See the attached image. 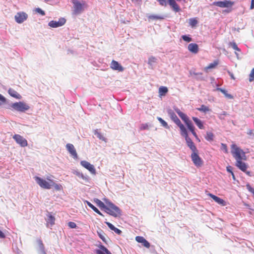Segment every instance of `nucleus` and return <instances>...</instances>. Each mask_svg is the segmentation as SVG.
<instances>
[{"instance_id":"nucleus-1","label":"nucleus","mask_w":254,"mask_h":254,"mask_svg":"<svg viewBox=\"0 0 254 254\" xmlns=\"http://www.w3.org/2000/svg\"><path fill=\"white\" fill-rule=\"evenodd\" d=\"M174 110L182 120L185 122L188 129L191 132L193 135L196 139H198V137L194 131V127L187 115L181 112L178 108H174Z\"/></svg>"},{"instance_id":"nucleus-2","label":"nucleus","mask_w":254,"mask_h":254,"mask_svg":"<svg viewBox=\"0 0 254 254\" xmlns=\"http://www.w3.org/2000/svg\"><path fill=\"white\" fill-rule=\"evenodd\" d=\"M105 211L115 217H118L121 215L120 209L112 202L107 204V207H106Z\"/></svg>"},{"instance_id":"nucleus-3","label":"nucleus","mask_w":254,"mask_h":254,"mask_svg":"<svg viewBox=\"0 0 254 254\" xmlns=\"http://www.w3.org/2000/svg\"><path fill=\"white\" fill-rule=\"evenodd\" d=\"M231 149L232 154L236 161L239 160H246L245 152L236 144H232L231 145Z\"/></svg>"},{"instance_id":"nucleus-4","label":"nucleus","mask_w":254,"mask_h":254,"mask_svg":"<svg viewBox=\"0 0 254 254\" xmlns=\"http://www.w3.org/2000/svg\"><path fill=\"white\" fill-rule=\"evenodd\" d=\"M34 179L41 188L47 190L51 189L53 180L50 179V177H47V181L37 176L35 177Z\"/></svg>"},{"instance_id":"nucleus-5","label":"nucleus","mask_w":254,"mask_h":254,"mask_svg":"<svg viewBox=\"0 0 254 254\" xmlns=\"http://www.w3.org/2000/svg\"><path fill=\"white\" fill-rule=\"evenodd\" d=\"M11 107L13 110L20 112H24L28 110L30 108L27 104L22 102L13 103L11 105Z\"/></svg>"},{"instance_id":"nucleus-6","label":"nucleus","mask_w":254,"mask_h":254,"mask_svg":"<svg viewBox=\"0 0 254 254\" xmlns=\"http://www.w3.org/2000/svg\"><path fill=\"white\" fill-rule=\"evenodd\" d=\"M74 5V11L76 14L81 13L84 9V7H87L88 5L85 1H82L81 2L77 0H72Z\"/></svg>"},{"instance_id":"nucleus-7","label":"nucleus","mask_w":254,"mask_h":254,"mask_svg":"<svg viewBox=\"0 0 254 254\" xmlns=\"http://www.w3.org/2000/svg\"><path fill=\"white\" fill-rule=\"evenodd\" d=\"M191 158L192 161L195 166L200 167L203 165V160L198 155V150L196 151H193L191 154Z\"/></svg>"},{"instance_id":"nucleus-8","label":"nucleus","mask_w":254,"mask_h":254,"mask_svg":"<svg viewBox=\"0 0 254 254\" xmlns=\"http://www.w3.org/2000/svg\"><path fill=\"white\" fill-rule=\"evenodd\" d=\"M234 4V1L228 0H224L223 1H215L213 4L222 8H229L231 7Z\"/></svg>"},{"instance_id":"nucleus-9","label":"nucleus","mask_w":254,"mask_h":254,"mask_svg":"<svg viewBox=\"0 0 254 254\" xmlns=\"http://www.w3.org/2000/svg\"><path fill=\"white\" fill-rule=\"evenodd\" d=\"M181 135L185 137L187 145L191 150L192 152L196 151L197 150L194 143L191 140V139L189 137L187 131L183 133L182 134H181Z\"/></svg>"},{"instance_id":"nucleus-10","label":"nucleus","mask_w":254,"mask_h":254,"mask_svg":"<svg viewBox=\"0 0 254 254\" xmlns=\"http://www.w3.org/2000/svg\"><path fill=\"white\" fill-rule=\"evenodd\" d=\"M28 18V15L24 12H17L14 16L15 21L18 23H22Z\"/></svg>"},{"instance_id":"nucleus-11","label":"nucleus","mask_w":254,"mask_h":254,"mask_svg":"<svg viewBox=\"0 0 254 254\" xmlns=\"http://www.w3.org/2000/svg\"><path fill=\"white\" fill-rule=\"evenodd\" d=\"M66 22V20L64 18H61L58 21L52 20L49 22L48 25L52 28H57L64 25Z\"/></svg>"},{"instance_id":"nucleus-12","label":"nucleus","mask_w":254,"mask_h":254,"mask_svg":"<svg viewBox=\"0 0 254 254\" xmlns=\"http://www.w3.org/2000/svg\"><path fill=\"white\" fill-rule=\"evenodd\" d=\"M13 138L15 140L17 143L19 144L22 147H25L28 145L26 139L19 134L14 135Z\"/></svg>"},{"instance_id":"nucleus-13","label":"nucleus","mask_w":254,"mask_h":254,"mask_svg":"<svg viewBox=\"0 0 254 254\" xmlns=\"http://www.w3.org/2000/svg\"><path fill=\"white\" fill-rule=\"evenodd\" d=\"M80 164L84 168L88 170L92 174H96V169L94 166L86 161H81Z\"/></svg>"},{"instance_id":"nucleus-14","label":"nucleus","mask_w":254,"mask_h":254,"mask_svg":"<svg viewBox=\"0 0 254 254\" xmlns=\"http://www.w3.org/2000/svg\"><path fill=\"white\" fill-rule=\"evenodd\" d=\"M66 149L67 150V151H68V152L71 155V156H72V157L74 159H77L78 155H77L76 151L74 146L73 145V144H70V143H67L66 145Z\"/></svg>"},{"instance_id":"nucleus-15","label":"nucleus","mask_w":254,"mask_h":254,"mask_svg":"<svg viewBox=\"0 0 254 254\" xmlns=\"http://www.w3.org/2000/svg\"><path fill=\"white\" fill-rule=\"evenodd\" d=\"M110 67L112 69L119 71H123L124 69V67L118 62L115 60L112 61Z\"/></svg>"},{"instance_id":"nucleus-16","label":"nucleus","mask_w":254,"mask_h":254,"mask_svg":"<svg viewBox=\"0 0 254 254\" xmlns=\"http://www.w3.org/2000/svg\"><path fill=\"white\" fill-rule=\"evenodd\" d=\"M135 239L138 243H141L144 247L147 249L150 248V243L144 237L142 236H136Z\"/></svg>"},{"instance_id":"nucleus-17","label":"nucleus","mask_w":254,"mask_h":254,"mask_svg":"<svg viewBox=\"0 0 254 254\" xmlns=\"http://www.w3.org/2000/svg\"><path fill=\"white\" fill-rule=\"evenodd\" d=\"M208 195L212 198L216 202H217L218 204L221 205V206H225L226 205L227 203L226 201L223 200V199L211 193H209Z\"/></svg>"},{"instance_id":"nucleus-18","label":"nucleus","mask_w":254,"mask_h":254,"mask_svg":"<svg viewBox=\"0 0 254 254\" xmlns=\"http://www.w3.org/2000/svg\"><path fill=\"white\" fill-rule=\"evenodd\" d=\"M188 49L190 53L194 54H197L199 51L198 46L195 43L189 44Z\"/></svg>"},{"instance_id":"nucleus-19","label":"nucleus","mask_w":254,"mask_h":254,"mask_svg":"<svg viewBox=\"0 0 254 254\" xmlns=\"http://www.w3.org/2000/svg\"><path fill=\"white\" fill-rule=\"evenodd\" d=\"M242 160H239L236 161V166L243 172H246L248 166L245 162H242Z\"/></svg>"},{"instance_id":"nucleus-20","label":"nucleus","mask_w":254,"mask_h":254,"mask_svg":"<svg viewBox=\"0 0 254 254\" xmlns=\"http://www.w3.org/2000/svg\"><path fill=\"white\" fill-rule=\"evenodd\" d=\"M99 250H96L97 254H112L104 246L100 245L98 246Z\"/></svg>"},{"instance_id":"nucleus-21","label":"nucleus","mask_w":254,"mask_h":254,"mask_svg":"<svg viewBox=\"0 0 254 254\" xmlns=\"http://www.w3.org/2000/svg\"><path fill=\"white\" fill-rule=\"evenodd\" d=\"M174 122L179 127L181 134H182L183 133L187 131V129L186 128L184 125L181 123V121L179 118L176 120Z\"/></svg>"},{"instance_id":"nucleus-22","label":"nucleus","mask_w":254,"mask_h":254,"mask_svg":"<svg viewBox=\"0 0 254 254\" xmlns=\"http://www.w3.org/2000/svg\"><path fill=\"white\" fill-rule=\"evenodd\" d=\"M169 5L175 12L180 11V8L175 0H168Z\"/></svg>"},{"instance_id":"nucleus-23","label":"nucleus","mask_w":254,"mask_h":254,"mask_svg":"<svg viewBox=\"0 0 254 254\" xmlns=\"http://www.w3.org/2000/svg\"><path fill=\"white\" fill-rule=\"evenodd\" d=\"M8 92L11 96L16 99H20L21 98V96L19 93H18L15 90L12 88L9 89Z\"/></svg>"},{"instance_id":"nucleus-24","label":"nucleus","mask_w":254,"mask_h":254,"mask_svg":"<svg viewBox=\"0 0 254 254\" xmlns=\"http://www.w3.org/2000/svg\"><path fill=\"white\" fill-rule=\"evenodd\" d=\"M106 225L109 227V228L114 231L117 234L120 235L122 233V231L117 228L115 227L113 224L109 222H105Z\"/></svg>"},{"instance_id":"nucleus-25","label":"nucleus","mask_w":254,"mask_h":254,"mask_svg":"<svg viewBox=\"0 0 254 254\" xmlns=\"http://www.w3.org/2000/svg\"><path fill=\"white\" fill-rule=\"evenodd\" d=\"M147 18L149 21L157 20H162L164 19V17L161 15H149L147 16Z\"/></svg>"},{"instance_id":"nucleus-26","label":"nucleus","mask_w":254,"mask_h":254,"mask_svg":"<svg viewBox=\"0 0 254 254\" xmlns=\"http://www.w3.org/2000/svg\"><path fill=\"white\" fill-rule=\"evenodd\" d=\"M74 174L79 178L84 180L85 182L88 181L89 177L88 176L84 175L82 173L76 171Z\"/></svg>"},{"instance_id":"nucleus-27","label":"nucleus","mask_w":254,"mask_h":254,"mask_svg":"<svg viewBox=\"0 0 254 254\" xmlns=\"http://www.w3.org/2000/svg\"><path fill=\"white\" fill-rule=\"evenodd\" d=\"M193 121L194 122L195 124L197 125V126L200 128V129H203L204 128V126L202 122L200 120L198 119L196 117H193L192 118Z\"/></svg>"},{"instance_id":"nucleus-28","label":"nucleus","mask_w":254,"mask_h":254,"mask_svg":"<svg viewBox=\"0 0 254 254\" xmlns=\"http://www.w3.org/2000/svg\"><path fill=\"white\" fill-rule=\"evenodd\" d=\"M168 92L167 87L165 86H161L159 88V94L160 96H165Z\"/></svg>"},{"instance_id":"nucleus-29","label":"nucleus","mask_w":254,"mask_h":254,"mask_svg":"<svg viewBox=\"0 0 254 254\" xmlns=\"http://www.w3.org/2000/svg\"><path fill=\"white\" fill-rule=\"evenodd\" d=\"M94 201L101 208H104L105 210L106 207H107V205H106L101 200L98 198L94 199Z\"/></svg>"},{"instance_id":"nucleus-30","label":"nucleus","mask_w":254,"mask_h":254,"mask_svg":"<svg viewBox=\"0 0 254 254\" xmlns=\"http://www.w3.org/2000/svg\"><path fill=\"white\" fill-rule=\"evenodd\" d=\"M217 90L221 92L226 98L230 99L233 98V96L232 95L228 93L227 91L226 90L220 88H217Z\"/></svg>"},{"instance_id":"nucleus-31","label":"nucleus","mask_w":254,"mask_h":254,"mask_svg":"<svg viewBox=\"0 0 254 254\" xmlns=\"http://www.w3.org/2000/svg\"><path fill=\"white\" fill-rule=\"evenodd\" d=\"M218 64V62L217 61H215L213 63L210 64L207 66L204 67V70L207 72L208 69L215 68Z\"/></svg>"},{"instance_id":"nucleus-32","label":"nucleus","mask_w":254,"mask_h":254,"mask_svg":"<svg viewBox=\"0 0 254 254\" xmlns=\"http://www.w3.org/2000/svg\"><path fill=\"white\" fill-rule=\"evenodd\" d=\"M168 113L171 120L173 122H174L176 120H177L178 118L177 115L175 114V113L172 110H168Z\"/></svg>"},{"instance_id":"nucleus-33","label":"nucleus","mask_w":254,"mask_h":254,"mask_svg":"<svg viewBox=\"0 0 254 254\" xmlns=\"http://www.w3.org/2000/svg\"><path fill=\"white\" fill-rule=\"evenodd\" d=\"M197 110L199 111L202 112L204 113H206L210 110L209 107L204 105H202L200 108H197Z\"/></svg>"},{"instance_id":"nucleus-34","label":"nucleus","mask_w":254,"mask_h":254,"mask_svg":"<svg viewBox=\"0 0 254 254\" xmlns=\"http://www.w3.org/2000/svg\"><path fill=\"white\" fill-rule=\"evenodd\" d=\"M52 187H54L57 190H60L63 188L62 186L61 185L55 183L54 180H53L52 183L51 184V188Z\"/></svg>"},{"instance_id":"nucleus-35","label":"nucleus","mask_w":254,"mask_h":254,"mask_svg":"<svg viewBox=\"0 0 254 254\" xmlns=\"http://www.w3.org/2000/svg\"><path fill=\"white\" fill-rule=\"evenodd\" d=\"M55 218L52 215H49L48 217L47 223H50L51 225L55 224Z\"/></svg>"},{"instance_id":"nucleus-36","label":"nucleus","mask_w":254,"mask_h":254,"mask_svg":"<svg viewBox=\"0 0 254 254\" xmlns=\"http://www.w3.org/2000/svg\"><path fill=\"white\" fill-rule=\"evenodd\" d=\"M205 139L208 141H212L214 138V134L211 132H207Z\"/></svg>"},{"instance_id":"nucleus-37","label":"nucleus","mask_w":254,"mask_h":254,"mask_svg":"<svg viewBox=\"0 0 254 254\" xmlns=\"http://www.w3.org/2000/svg\"><path fill=\"white\" fill-rule=\"evenodd\" d=\"M198 21L195 18H190L189 19V23L191 27H194L197 24Z\"/></svg>"},{"instance_id":"nucleus-38","label":"nucleus","mask_w":254,"mask_h":254,"mask_svg":"<svg viewBox=\"0 0 254 254\" xmlns=\"http://www.w3.org/2000/svg\"><path fill=\"white\" fill-rule=\"evenodd\" d=\"M157 120L159 121V122L161 124V125L165 127L166 128H169V127L168 125L167 122H166L164 120H163L160 117H157Z\"/></svg>"},{"instance_id":"nucleus-39","label":"nucleus","mask_w":254,"mask_h":254,"mask_svg":"<svg viewBox=\"0 0 254 254\" xmlns=\"http://www.w3.org/2000/svg\"><path fill=\"white\" fill-rule=\"evenodd\" d=\"M220 149L225 153L227 154L228 153V149L227 145L226 144L222 143L221 144Z\"/></svg>"},{"instance_id":"nucleus-40","label":"nucleus","mask_w":254,"mask_h":254,"mask_svg":"<svg viewBox=\"0 0 254 254\" xmlns=\"http://www.w3.org/2000/svg\"><path fill=\"white\" fill-rule=\"evenodd\" d=\"M182 38L186 42H190L192 41V38L187 35H183Z\"/></svg>"},{"instance_id":"nucleus-41","label":"nucleus","mask_w":254,"mask_h":254,"mask_svg":"<svg viewBox=\"0 0 254 254\" xmlns=\"http://www.w3.org/2000/svg\"><path fill=\"white\" fill-rule=\"evenodd\" d=\"M254 80V68L252 69L250 74L249 81L252 82Z\"/></svg>"},{"instance_id":"nucleus-42","label":"nucleus","mask_w":254,"mask_h":254,"mask_svg":"<svg viewBox=\"0 0 254 254\" xmlns=\"http://www.w3.org/2000/svg\"><path fill=\"white\" fill-rule=\"evenodd\" d=\"M98 234L100 238L106 244H107V240L105 237L100 232H98Z\"/></svg>"},{"instance_id":"nucleus-43","label":"nucleus","mask_w":254,"mask_h":254,"mask_svg":"<svg viewBox=\"0 0 254 254\" xmlns=\"http://www.w3.org/2000/svg\"><path fill=\"white\" fill-rule=\"evenodd\" d=\"M6 101V98L0 94V106L5 103Z\"/></svg>"},{"instance_id":"nucleus-44","label":"nucleus","mask_w":254,"mask_h":254,"mask_svg":"<svg viewBox=\"0 0 254 254\" xmlns=\"http://www.w3.org/2000/svg\"><path fill=\"white\" fill-rule=\"evenodd\" d=\"M246 188L249 191L253 193L254 196V188H252L249 184L246 185Z\"/></svg>"},{"instance_id":"nucleus-45","label":"nucleus","mask_w":254,"mask_h":254,"mask_svg":"<svg viewBox=\"0 0 254 254\" xmlns=\"http://www.w3.org/2000/svg\"><path fill=\"white\" fill-rule=\"evenodd\" d=\"M148 129V125L147 124H142L140 127V129L141 130H145Z\"/></svg>"},{"instance_id":"nucleus-46","label":"nucleus","mask_w":254,"mask_h":254,"mask_svg":"<svg viewBox=\"0 0 254 254\" xmlns=\"http://www.w3.org/2000/svg\"><path fill=\"white\" fill-rule=\"evenodd\" d=\"M156 59L154 57H151L148 59V64H152L153 63H155Z\"/></svg>"},{"instance_id":"nucleus-47","label":"nucleus","mask_w":254,"mask_h":254,"mask_svg":"<svg viewBox=\"0 0 254 254\" xmlns=\"http://www.w3.org/2000/svg\"><path fill=\"white\" fill-rule=\"evenodd\" d=\"M68 226L70 228H75L77 227L76 224L74 222H69L68 223Z\"/></svg>"},{"instance_id":"nucleus-48","label":"nucleus","mask_w":254,"mask_h":254,"mask_svg":"<svg viewBox=\"0 0 254 254\" xmlns=\"http://www.w3.org/2000/svg\"><path fill=\"white\" fill-rule=\"evenodd\" d=\"M35 11H36V12H37V13H40L42 15H45V12L43 10H42L41 8H36Z\"/></svg>"},{"instance_id":"nucleus-49","label":"nucleus","mask_w":254,"mask_h":254,"mask_svg":"<svg viewBox=\"0 0 254 254\" xmlns=\"http://www.w3.org/2000/svg\"><path fill=\"white\" fill-rule=\"evenodd\" d=\"M157 1L161 6H166L167 5L166 0H157Z\"/></svg>"},{"instance_id":"nucleus-50","label":"nucleus","mask_w":254,"mask_h":254,"mask_svg":"<svg viewBox=\"0 0 254 254\" xmlns=\"http://www.w3.org/2000/svg\"><path fill=\"white\" fill-rule=\"evenodd\" d=\"M231 45H232V48L234 50H237L238 51H240V49L238 47L237 44L235 43H232L231 44Z\"/></svg>"},{"instance_id":"nucleus-51","label":"nucleus","mask_w":254,"mask_h":254,"mask_svg":"<svg viewBox=\"0 0 254 254\" xmlns=\"http://www.w3.org/2000/svg\"><path fill=\"white\" fill-rule=\"evenodd\" d=\"M97 136L100 139H101L102 140H105V137L100 133L97 132Z\"/></svg>"},{"instance_id":"nucleus-52","label":"nucleus","mask_w":254,"mask_h":254,"mask_svg":"<svg viewBox=\"0 0 254 254\" xmlns=\"http://www.w3.org/2000/svg\"><path fill=\"white\" fill-rule=\"evenodd\" d=\"M227 171L229 172L230 173L232 174L233 172L232 171V167L231 166H228L226 167Z\"/></svg>"},{"instance_id":"nucleus-53","label":"nucleus","mask_w":254,"mask_h":254,"mask_svg":"<svg viewBox=\"0 0 254 254\" xmlns=\"http://www.w3.org/2000/svg\"><path fill=\"white\" fill-rule=\"evenodd\" d=\"M93 210L94 211L97 213H98V214H99L100 215L103 216V214L96 207H94Z\"/></svg>"},{"instance_id":"nucleus-54","label":"nucleus","mask_w":254,"mask_h":254,"mask_svg":"<svg viewBox=\"0 0 254 254\" xmlns=\"http://www.w3.org/2000/svg\"><path fill=\"white\" fill-rule=\"evenodd\" d=\"M247 134L250 135H254V131L252 129H250L248 130Z\"/></svg>"},{"instance_id":"nucleus-55","label":"nucleus","mask_w":254,"mask_h":254,"mask_svg":"<svg viewBox=\"0 0 254 254\" xmlns=\"http://www.w3.org/2000/svg\"><path fill=\"white\" fill-rule=\"evenodd\" d=\"M254 8V0H251V4L250 6V9H253Z\"/></svg>"},{"instance_id":"nucleus-56","label":"nucleus","mask_w":254,"mask_h":254,"mask_svg":"<svg viewBox=\"0 0 254 254\" xmlns=\"http://www.w3.org/2000/svg\"><path fill=\"white\" fill-rule=\"evenodd\" d=\"M228 73L232 79H233V80L235 79L234 74L232 72H231L230 71H228Z\"/></svg>"},{"instance_id":"nucleus-57","label":"nucleus","mask_w":254,"mask_h":254,"mask_svg":"<svg viewBox=\"0 0 254 254\" xmlns=\"http://www.w3.org/2000/svg\"><path fill=\"white\" fill-rule=\"evenodd\" d=\"M5 238V235L1 230H0V238Z\"/></svg>"},{"instance_id":"nucleus-58","label":"nucleus","mask_w":254,"mask_h":254,"mask_svg":"<svg viewBox=\"0 0 254 254\" xmlns=\"http://www.w3.org/2000/svg\"><path fill=\"white\" fill-rule=\"evenodd\" d=\"M5 238V235L1 230H0V238Z\"/></svg>"},{"instance_id":"nucleus-59","label":"nucleus","mask_w":254,"mask_h":254,"mask_svg":"<svg viewBox=\"0 0 254 254\" xmlns=\"http://www.w3.org/2000/svg\"><path fill=\"white\" fill-rule=\"evenodd\" d=\"M228 115V114L226 112H223V113L220 115V116H222V115L226 116V115Z\"/></svg>"},{"instance_id":"nucleus-60","label":"nucleus","mask_w":254,"mask_h":254,"mask_svg":"<svg viewBox=\"0 0 254 254\" xmlns=\"http://www.w3.org/2000/svg\"><path fill=\"white\" fill-rule=\"evenodd\" d=\"M193 74H194V75H201V74H202V73H199V72L195 73V72H194V73H193Z\"/></svg>"},{"instance_id":"nucleus-61","label":"nucleus","mask_w":254,"mask_h":254,"mask_svg":"<svg viewBox=\"0 0 254 254\" xmlns=\"http://www.w3.org/2000/svg\"><path fill=\"white\" fill-rule=\"evenodd\" d=\"M89 207L91 208L92 210H93L95 206H94L92 204H91Z\"/></svg>"},{"instance_id":"nucleus-62","label":"nucleus","mask_w":254,"mask_h":254,"mask_svg":"<svg viewBox=\"0 0 254 254\" xmlns=\"http://www.w3.org/2000/svg\"><path fill=\"white\" fill-rule=\"evenodd\" d=\"M231 175H232V178H233V180H235V175H234V173H232L231 174Z\"/></svg>"},{"instance_id":"nucleus-63","label":"nucleus","mask_w":254,"mask_h":254,"mask_svg":"<svg viewBox=\"0 0 254 254\" xmlns=\"http://www.w3.org/2000/svg\"><path fill=\"white\" fill-rule=\"evenodd\" d=\"M86 203H87V204L88 205V206L89 207H90V205H91V204H92V203H91L90 202L87 201H86Z\"/></svg>"},{"instance_id":"nucleus-64","label":"nucleus","mask_w":254,"mask_h":254,"mask_svg":"<svg viewBox=\"0 0 254 254\" xmlns=\"http://www.w3.org/2000/svg\"><path fill=\"white\" fill-rule=\"evenodd\" d=\"M40 243H41V245H43V243H42L41 241H40Z\"/></svg>"}]
</instances>
